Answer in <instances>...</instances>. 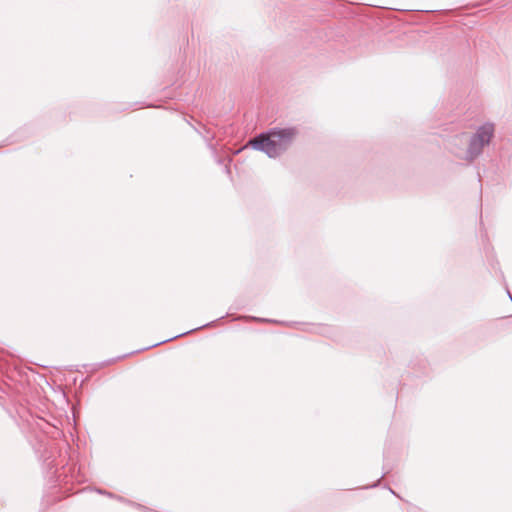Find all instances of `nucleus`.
<instances>
[{"label":"nucleus","instance_id":"1","mask_svg":"<svg viewBox=\"0 0 512 512\" xmlns=\"http://www.w3.org/2000/svg\"><path fill=\"white\" fill-rule=\"evenodd\" d=\"M298 131L295 127L271 128L250 141L253 149L264 152L270 158L279 157L293 143Z\"/></svg>","mask_w":512,"mask_h":512},{"label":"nucleus","instance_id":"2","mask_svg":"<svg viewBox=\"0 0 512 512\" xmlns=\"http://www.w3.org/2000/svg\"><path fill=\"white\" fill-rule=\"evenodd\" d=\"M494 132L495 127L491 122H486L479 126L476 132L470 137L465 159L472 162L478 158L483 153L484 147L491 142Z\"/></svg>","mask_w":512,"mask_h":512},{"label":"nucleus","instance_id":"3","mask_svg":"<svg viewBox=\"0 0 512 512\" xmlns=\"http://www.w3.org/2000/svg\"><path fill=\"white\" fill-rule=\"evenodd\" d=\"M213 323H214V322L204 324V325H202V326H200V327H198V328H194V329H192V330L188 331V333H190V332H192V331H195V330H198V329H201V328H204V327L211 326ZM185 334H187V332L181 333V334H179V335H177V336H174V337H172V338H169V339L163 340V341H161V342L155 343V344H153V345H151V346L147 347L146 349H149V348H152V347H156V346H158V345H160V344H162V343H165V342L171 341V340H173V339H175V338H177V337L183 336V335H185Z\"/></svg>","mask_w":512,"mask_h":512},{"label":"nucleus","instance_id":"4","mask_svg":"<svg viewBox=\"0 0 512 512\" xmlns=\"http://www.w3.org/2000/svg\"><path fill=\"white\" fill-rule=\"evenodd\" d=\"M251 319L254 321H258V322H275L274 320L267 319V318L251 317Z\"/></svg>","mask_w":512,"mask_h":512},{"label":"nucleus","instance_id":"5","mask_svg":"<svg viewBox=\"0 0 512 512\" xmlns=\"http://www.w3.org/2000/svg\"><path fill=\"white\" fill-rule=\"evenodd\" d=\"M389 490H390V492H391L392 494H394V495H395L394 490H392L391 488H390Z\"/></svg>","mask_w":512,"mask_h":512},{"label":"nucleus","instance_id":"6","mask_svg":"<svg viewBox=\"0 0 512 512\" xmlns=\"http://www.w3.org/2000/svg\"><path fill=\"white\" fill-rule=\"evenodd\" d=\"M100 493H103L102 491H99ZM106 494V492H104ZM108 496H111V493H107Z\"/></svg>","mask_w":512,"mask_h":512}]
</instances>
